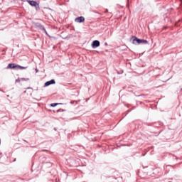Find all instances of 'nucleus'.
Listing matches in <instances>:
<instances>
[{
  "label": "nucleus",
  "mask_w": 182,
  "mask_h": 182,
  "mask_svg": "<svg viewBox=\"0 0 182 182\" xmlns=\"http://www.w3.org/2000/svg\"><path fill=\"white\" fill-rule=\"evenodd\" d=\"M132 40L133 45H148L149 44V41L147 40L139 38L136 36H132Z\"/></svg>",
  "instance_id": "nucleus-1"
},
{
  "label": "nucleus",
  "mask_w": 182,
  "mask_h": 182,
  "mask_svg": "<svg viewBox=\"0 0 182 182\" xmlns=\"http://www.w3.org/2000/svg\"><path fill=\"white\" fill-rule=\"evenodd\" d=\"M27 2L29 4V5H31V6L36 8V11H39V9H41L38 1L33 0H28Z\"/></svg>",
  "instance_id": "nucleus-2"
},
{
  "label": "nucleus",
  "mask_w": 182,
  "mask_h": 182,
  "mask_svg": "<svg viewBox=\"0 0 182 182\" xmlns=\"http://www.w3.org/2000/svg\"><path fill=\"white\" fill-rule=\"evenodd\" d=\"M6 69H11V70H18V64H16V63H9V64H8Z\"/></svg>",
  "instance_id": "nucleus-3"
},
{
  "label": "nucleus",
  "mask_w": 182,
  "mask_h": 182,
  "mask_svg": "<svg viewBox=\"0 0 182 182\" xmlns=\"http://www.w3.org/2000/svg\"><path fill=\"white\" fill-rule=\"evenodd\" d=\"M100 46V41L98 40H95L92 42L91 47L92 49H96V48H99Z\"/></svg>",
  "instance_id": "nucleus-4"
},
{
  "label": "nucleus",
  "mask_w": 182,
  "mask_h": 182,
  "mask_svg": "<svg viewBox=\"0 0 182 182\" xmlns=\"http://www.w3.org/2000/svg\"><path fill=\"white\" fill-rule=\"evenodd\" d=\"M34 28H36V29H40V31H45V26L41 23H34Z\"/></svg>",
  "instance_id": "nucleus-5"
},
{
  "label": "nucleus",
  "mask_w": 182,
  "mask_h": 182,
  "mask_svg": "<svg viewBox=\"0 0 182 182\" xmlns=\"http://www.w3.org/2000/svg\"><path fill=\"white\" fill-rule=\"evenodd\" d=\"M56 81L54 79H52L49 81H47L44 84V87H48V86H50V85H55Z\"/></svg>",
  "instance_id": "nucleus-6"
},
{
  "label": "nucleus",
  "mask_w": 182,
  "mask_h": 182,
  "mask_svg": "<svg viewBox=\"0 0 182 182\" xmlns=\"http://www.w3.org/2000/svg\"><path fill=\"white\" fill-rule=\"evenodd\" d=\"M75 22H77V23H83L85 22V18L83 16H79L75 18Z\"/></svg>",
  "instance_id": "nucleus-7"
},
{
  "label": "nucleus",
  "mask_w": 182,
  "mask_h": 182,
  "mask_svg": "<svg viewBox=\"0 0 182 182\" xmlns=\"http://www.w3.org/2000/svg\"><path fill=\"white\" fill-rule=\"evenodd\" d=\"M23 69H28V67H23L17 64V70H23Z\"/></svg>",
  "instance_id": "nucleus-8"
},
{
  "label": "nucleus",
  "mask_w": 182,
  "mask_h": 182,
  "mask_svg": "<svg viewBox=\"0 0 182 182\" xmlns=\"http://www.w3.org/2000/svg\"><path fill=\"white\" fill-rule=\"evenodd\" d=\"M59 105H63V103H57V102L51 103L50 106V107H56V106H59Z\"/></svg>",
  "instance_id": "nucleus-9"
},
{
  "label": "nucleus",
  "mask_w": 182,
  "mask_h": 182,
  "mask_svg": "<svg viewBox=\"0 0 182 182\" xmlns=\"http://www.w3.org/2000/svg\"><path fill=\"white\" fill-rule=\"evenodd\" d=\"M21 80H22L23 82H28V80H29V78L21 77Z\"/></svg>",
  "instance_id": "nucleus-10"
},
{
  "label": "nucleus",
  "mask_w": 182,
  "mask_h": 182,
  "mask_svg": "<svg viewBox=\"0 0 182 182\" xmlns=\"http://www.w3.org/2000/svg\"><path fill=\"white\" fill-rule=\"evenodd\" d=\"M70 105H75H75H77V101L73 100V101H70Z\"/></svg>",
  "instance_id": "nucleus-11"
},
{
  "label": "nucleus",
  "mask_w": 182,
  "mask_h": 182,
  "mask_svg": "<svg viewBox=\"0 0 182 182\" xmlns=\"http://www.w3.org/2000/svg\"><path fill=\"white\" fill-rule=\"evenodd\" d=\"M56 112H57V113H59V112H66V109H58Z\"/></svg>",
  "instance_id": "nucleus-12"
},
{
  "label": "nucleus",
  "mask_w": 182,
  "mask_h": 182,
  "mask_svg": "<svg viewBox=\"0 0 182 182\" xmlns=\"http://www.w3.org/2000/svg\"><path fill=\"white\" fill-rule=\"evenodd\" d=\"M21 78L18 77V79L16 80L15 82H16V83H19L21 82Z\"/></svg>",
  "instance_id": "nucleus-13"
},
{
  "label": "nucleus",
  "mask_w": 182,
  "mask_h": 182,
  "mask_svg": "<svg viewBox=\"0 0 182 182\" xmlns=\"http://www.w3.org/2000/svg\"><path fill=\"white\" fill-rule=\"evenodd\" d=\"M43 32H45L46 35H47L48 36H49V34H48V31H46V28H45V31H43Z\"/></svg>",
  "instance_id": "nucleus-14"
},
{
  "label": "nucleus",
  "mask_w": 182,
  "mask_h": 182,
  "mask_svg": "<svg viewBox=\"0 0 182 182\" xmlns=\"http://www.w3.org/2000/svg\"><path fill=\"white\" fill-rule=\"evenodd\" d=\"M46 9H49L50 11H53V9L49 8V7H46Z\"/></svg>",
  "instance_id": "nucleus-15"
},
{
  "label": "nucleus",
  "mask_w": 182,
  "mask_h": 182,
  "mask_svg": "<svg viewBox=\"0 0 182 182\" xmlns=\"http://www.w3.org/2000/svg\"><path fill=\"white\" fill-rule=\"evenodd\" d=\"M107 12H109V10L106 9L105 11V14H107Z\"/></svg>",
  "instance_id": "nucleus-16"
},
{
  "label": "nucleus",
  "mask_w": 182,
  "mask_h": 182,
  "mask_svg": "<svg viewBox=\"0 0 182 182\" xmlns=\"http://www.w3.org/2000/svg\"><path fill=\"white\" fill-rule=\"evenodd\" d=\"M39 72V70H38V68H36V73H38Z\"/></svg>",
  "instance_id": "nucleus-17"
},
{
  "label": "nucleus",
  "mask_w": 182,
  "mask_h": 182,
  "mask_svg": "<svg viewBox=\"0 0 182 182\" xmlns=\"http://www.w3.org/2000/svg\"><path fill=\"white\" fill-rule=\"evenodd\" d=\"M63 39H68V37H62Z\"/></svg>",
  "instance_id": "nucleus-18"
},
{
  "label": "nucleus",
  "mask_w": 182,
  "mask_h": 182,
  "mask_svg": "<svg viewBox=\"0 0 182 182\" xmlns=\"http://www.w3.org/2000/svg\"><path fill=\"white\" fill-rule=\"evenodd\" d=\"M26 89H27V90H28V89H32V87H28Z\"/></svg>",
  "instance_id": "nucleus-19"
},
{
  "label": "nucleus",
  "mask_w": 182,
  "mask_h": 182,
  "mask_svg": "<svg viewBox=\"0 0 182 182\" xmlns=\"http://www.w3.org/2000/svg\"><path fill=\"white\" fill-rule=\"evenodd\" d=\"M105 46H107V43H105Z\"/></svg>",
  "instance_id": "nucleus-20"
},
{
  "label": "nucleus",
  "mask_w": 182,
  "mask_h": 182,
  "mask_svg": "<svg viewBox=\"0 0 182 182\" xmlns=\"http://www.w3.org/2000/svg\"><path fill=\"white\" fill-rule=\"evenodd\" d=\"M53 130H55V132H56L57 129H56V128H54Z\"/></svg>",
  "instance_id": "nucleus-21"
},
{
  "label": "nucleus",
  "mask_w": 182,
  "mask_h": 182,
  "mask_svg": "<svg viewBox=\"0 0 182 182\" xmlns=\"http://www.w3.org/2000/svg\"><path fill=\"white\" fill-rule=\"evenodd\" d=\"M14 161H16V159H15L14 160Z\"/></svg>",
  "instance_id": "nucleus-22"
},
{
  "label": "nucleus",
  "mask_w": 182,
  "mask_h": 182,
  "mask_svg": "<svg viewBox=\"0 0 182 182\" xmlns=\"http://www.w3.org/2000/svg\"><path fill=\"white\" fill-rule=\"evenodd\" d=\"M90 100V98L87 99V100Z\"/></svg>",
  "instance_id": "nucleus-23"
},
{
  "label": "nucleus",
  "mask_w": 182,
  "mask_h": 182,
  "mask_svg": "<svg viewBox=\"0 0 182 182\" xmlns=\"http://www.w3.org/2000/svg\"><path fill=\"white\" fill-rule=\"evenodd\" d=\"M118 75H120V73H118Z\"/></svg>",
  "instance_id": "nucleus-24"
}]
</instances>
